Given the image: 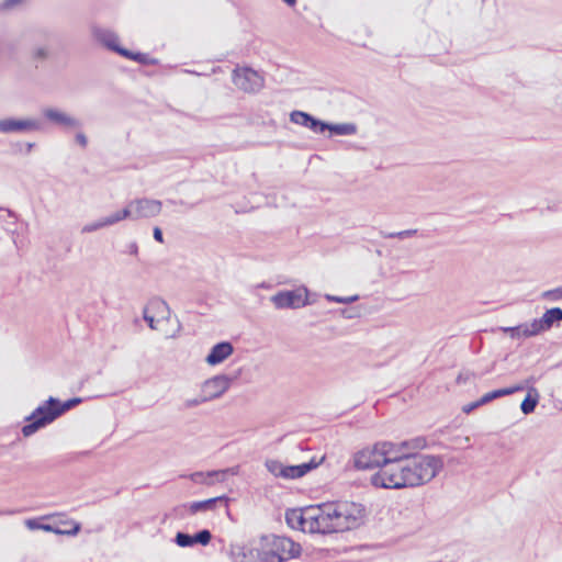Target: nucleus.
<instances>
[{"label": "nucleus", "instance_id": "obj_4", "mask_svg": "<svg viewBox=\"0 0 562 562\" xmlns=\"http://www.w3.org/2000/svg\"><path fill=\"white\" fill-rule=\"evenodd\" d=\"M229 555L234 562H274L273 554L268 558L263 543L258 541H249L246 544H232Z\"/></svg>", "mask_w": 562, "mask_h": 562}, {"label": "nucleus", "instance_id": "obj_15", "mask_svg": "<svg viewBox=\"0 0 562 562\" xmlns=\"http://www.w3.org/2000/svg\"><path fill=\"white\" fill-rule=\"evenodd\" d=\"M239 472V467L226 468L223 470H212L204 472H194L190 474V480L196 484H207L211 485L214 483V480L217 482H224L228 475H236Z\"/></svg>", "mask_w": 562, "mask_h": 562}, {"label": "nucleus", "instance_id": "obj_49", "mask_svg": "<svg viewBox=\"0 0 562 562\" xmlns=\"http://www.w3.org/2000/svg\"><path fill=\"white\" fill-rule=\"evenodd\" d=\"M143 318L147 323L149 328L156 329L155 317L148 313V307L144 308Z\"/></svg>", "mask_w": 562, "mask_h": 562}, {"label": "nucleus", "instance_id": "obj_8", "mask_svg": "<svg viewBox=\"0 0 562 562\" xmlns=\"http://www.w3.org/2000/svg\"><path fill=\"white\" fill-rule=\"evenodd\" d=\"M380 441L372 446L362 448L353 454V468L359 471L381 468L383 464L381 462L382 456H380Z\"/></svg>", "mask_w": 562, "mask_h": 562}, {"label": "nucleus", "instance_id": "obj_26", "mask_svg": "<svg viewBox=\"0 0 562 562\" xmlns=\"http://www.w3.org/2000/svg\"><path fill=\"white\" fill-rule=\"evenodd\" d=\"M330 133V136H346V135H355L358 131V127L355 123H329L328 128H326Z\"/></svg>", "mask_w": 562, "mask_h": 562}, {"label": "nucleus", "instance_id": "obj_50", "mask_svg": "<svg viewBox=\"0 0 562 562\" xmlns=\"http://www.w3.org/2000/svg\"><path fill=\"white\" fill-rule=\"evenodd\" d=\"M206 401H209V400H207V398H206V396L203 394L201 397L193 398V400H188V401L186 402V406H187V407H194V406H198V405H200L201 403H204V402H206Z\"/></svg>", "mask_w": 562, "mask_h": 562}, {"label": "nucleus", "instance_id": "obj_27", "mask_svg": "<svg viewBox=\"0 0 562 562\" xmlns=\"http://www.w3.org/2000/svg\"><path fill=\"white\" fill-rule=\"evenodd\" d=\"M530 328V323H525L513 327H501V330L504 333H508L513 339H519L520 337H532L533 335L526 334V330H529Z\"/></svg>", "mask_w": 562, "mask_h": 562}, {"label": "nucleus", "instance_id": "obj_28", "mask_svg": "<svg viewBox=\"0 0 562 562\" xmlns=\"http://www.w3.org/2000/svg\"><path fill=\"white\" fill-rule=\"evenodd\" d=\"M325 457H322L319 460H316V458H312L307 462H303L301 464H296V472H297V479L303 477L307 473H310L312 470L318 468L321 463L324 461Z\"/></svg>", "mask_w": 562, "mask_h": 562}, {"label": "nucleus", "instance_id": "obj_25", "mask_svg": "<svg viewBox=\"0 0 562 562\" xmlns=\"http://www.w3.org/2000/svg\"><path fill=\"white\" fill-rule=\"evenodd\" d=\"M539 402V393L536 387L531 386L528 389L525 398L520 404V409L525 415H529L535 412Z\"/></svg>", "mask_w": 562, "mask_h": 562}, {"label": "nucleus", "instance_id": "obj_13", "mask_svg": "<svg viewBox=\"0 0 562 562\" xmlns=\"http://www.w3.org/2000/svg\"><path fill=\"white\" fill-rule=\"evenodd\" d=\"M380 450L382 456L381 462L383 465H395L404 464V461H408L413 453L402 451L396 442L380 441Z\"/></svg>", "mask_w": 562, "mask_h": 562}, {"label": "nucleus", "instance_id": "obj_1", "mask_svg": "<svg viewBox=\"0 0 562 562\" xmlns=\"http://www.w3.org/2000/svg\"><path fill=\"white\" fill-rule=\"evenodd\" d=\"M412 487L430 482L443 469V458L432 454L413 453L405 464Z\"/></svg>", "mask_w": 562, "mask_h": 562}, {"label": "nucleus", "instance_id": "obj_46", "mask_svg": "<svg viewBox=\"0 0 562 562\" xmlns=\"http://www.w3.org/2000/svg\"><path fill=\"white\" fill-rule=\"evenodd\" d=\"M283 479H285V480L297 479L296 464L295 465H284Z\"/></svg>", "mask_w": 562, "mask_h": 562}, {"label": "nucleus", "instance_id": "obj_54", "mask_svg": "<svg viewBox=\"0 0 562 562\" xmlns=\"http://www.w3.org/2000/svg\"><path fill=\"white\" fill-rule=\"evenodd\" d=\"M396 446H397L402 451L409 452V450H412L411 445H409V440L401 441V442L396 443Z\"/></svg>", "mask_w": 562, "mask_h": 562}, {"label": "nucleus", "instance_id": "obj_39", "mask_svg": "<svg viewBox=\"0 0 562 562\" xmlns=\"http://www.w3.org/2000/svg\"><path fill=\"white\" fill-rule=\"evenodd\" d=\"M325 299L328 302H335V303H341V304H349L357 302L359 300V295H351V296H337L331 294H326Z\"/></svg>", "mask_w": 562, "mask_h": 562}, {"label": "nucleus", "instance_id": "obj_16", "mask_svg": "<svg viewBox=\"0 0 562 562\" xmlns=\"http://www.w3.org/2000/svg\"><path fill=\"white\" fill-rule=\"evenodd\" d=\"M212 540V533L209 529H201L194 535L178 531L175 537V542L181 548L193 547L194 544L207 546Z\"/></svg>", "mask_w": 562, "mask_h": 562}, {"label": "nucleus", "instance_id": "obj_35", "mask_svg": "<svg viewBox=\"0 0 562 562\" xmlns=\"http://www.w3.org/2000/svg\"><path fill=\"white\" fill-rule=\"evenodd\" d=\"M81 402H82V400L80 397H72V398H69V400L64 401V402L58 400V404H56V406H57V411H58L59 416L65 414L67 411L74 408L75 406H77Z\"/></svg>", "mask_w": 562, "mask_h": 562}, {"label": "nucleus", "instance_id": "obj_7", "mask_svg": "<svg viewBox=\"0 0 562 562\" xmlns=\"http://www.w3.org/2000/svg\"><path fill=\"white\" fill-rule=\"evenodd\" d=\"M42 128V122L31 117H5L0 120L2 134H29Z\"/></svg>", "mask_w": 562, "mask_h": 562}, {"label": "nucleus", "instance_id": "obj_51", "mask_svg": "<svg viewBox=\"0 0 562 562\" xmlns=\"http://www.w3.org/2000/svg\"><path fill=\"white\" fill-rule=\"evenodd\" d=\"M153 237L156 241L162 244L164 243V233L160 227L155 226L153 229Z\"/></svg>", "mask_w": 562, "mask_h": 562}, {"label": "nucleus", "instance_id": "obj_14", "mask_svg": "<svg viewBox=\"0 0 562 562\" xmlns=\"http://www.w3.org/2000/svg\"><path fill=\"white\" fill-rule=\"evenodd\" d=\"M232 381L233 378L226 374L215 375L203 383L202 394H204L209 401L217 398L228 390Z\"/></svg>", "mask_w": 562, "mask_h": 562}, {"label": "nucleus", "instance_id": "obj_33", "mask_svg": "<svg viewBox=\"0 0 562 562\" xmlns=\"http://www.w3.org/2000/svg\"><path fill=\"white\" fill-rule=\"evenodd\" d=\"M306 128L311 130L315 134H324L326 128H328V122L313 115Z\"/></svg>", "mask_w": 562, "mask_h": 562}, {"label": "nucleus", "instance_id": "obj_36", "mask_svg": "<svg viewBox=\"0 0 562 562\" xmlns=\"http://www.w3.org/2000/svg\"><path fill=\"white\" fill-rule=\"evenodd\" d=\"M409 445L412 450H422L431 446L441 445L440 442L432 441L431 445L428 443L427 438L424 436H418L413 439H409Z\"/></svg>", "mask_w": 562, "mask_h": 562}, {"label": "nucleus", "instance_id": "obj_22", "mask_svg": "<svg viewBox=\"0 0 562 562\" xmlns=\"http://www.w3.org/2000/svg\"><path fill=\"white\" fill-rule=\"evenodd\" d=\"M228 501L229 498L226 495L216 496L204 501H198L190 504L189 510L191 514L213 510L216 507L217 503L223 502L227 506Z\"/></svg>", "mask_w": 562, "mask_h": 562}, {"label": "nucleus", "instance_id": "obj_19", "mask_svg": "<svg viewBox=\"0 0 562 562\" xmlns=\"http://www.w3.org/2000/svg\"><path fill=\"white\" fill-rule=\"evenodd\" d=\"M312 512H315L314 507L289 508L285 512V521L292 529L306 531V514Z\"/></svg>", "mask_w": 562, "mask_h": 562}, {"label": "nucleus", "instance_id": "obj_21", "mask_svg": "<svg viewBox=\"0 0 562 562\" xmlns=\"http://www.w3.org/2000/svg\"><path fill=\"white\" fill-rule=\"evenodd\" d=\"M43 115L49 121L58 125L68 127H79L81 124L78 120L67 115L57 109L48 108L43 111Z\"/></svg>", "mask_w": 562, "mask_h": 562}, {"label": "nucleus", "instance_id": "obj_53", "mask_svg": "<svg viewBox=\"0 0 562 562\" xmlns=\"http://www.w3.org/2000/svg\"><path fill=\"white\" fill-rule=\"evenodd\" d=\"M127 251L130 255L137 256L138 254V246L135 241L128 244Z\"/></svg>", "mask_w": 562, "mask_h": 562}, {"label": "nucleus", "instance_id": "obj_57", "mask_svg": "<svg viewBox=\"0 0 562 562\" xmlns=\"http://www.w3.org/2000/svg\"><path fill=\"white\" fill-rule=\"evenodd\" d=\"M286 5L294 7L297 0H282Z\"/></svg>", "mask_w": 562, "mask_h": 562}, {"label": "nucleus", "instance_id": "obj_23", "mask_svg": "<svg viewBox=\"0 0 562 562\" xmlns=\"http://www.w3.org/2000/svg\"><path fill=\"white\" fill-rule=\"evenodd\" d=\"M317 512L322 513V520H324L326 524L341 522L340 503L322 504L317 506Z\"/></svg>", "mask_w": 562, "mask_h": 562}, {"label": "nucleus", "instance_id": "obj_34", "mask_svg": "<svg viewBox=\"0 0 562 562\" xmlns=\"http://www.w3.org/2000/svg\"><path fill=\"white\" fill-rule=\"evenodd\" d=\"M147 307L154 310L158 314H161L162 317H165V313L169 314L170 312L168 304L159 297L151 299Z\"/></svg>", "mask_w": 562, "mask_h": 562}, {"label": "nucleus", "instance_id": "obj_11", "mask_svg": "<svg viewBox=\"0 0 562 562\" xmlns=\"http://www.w3.org/2000/svg\"><path fill=\"white\" fill-rule=\"evenodd\" d=\"M127 205L132 210V220L155 217L161 212L162 207L159 200L147 198L132 200Z\"/></svg>", "mask_w": 562, "mask_h": 562}, {"label": "nucleus", "instance_id": "obj_24", "mask_svg": "<svg viewBox=\"0 0 562 562\" xmlns=\"http://www.w3.org/2000/svg\"><path fill=\"white\" fill-rule=\"evenodd\" d=\"M525 385H513V386H508V387H503V389H497V390H493L486 394H484L481 398V402L485 405V404H488L491 403L492 401L496 400V398H499V397H503V396H507V395H512L516 392H521L525 390Z\"/></svg>", "mask_w": 562, "mask_h": 562}, {"label": "nucleus", "instance_id": "obj_55", "mask_svg": "<svg viewBox=\"0 0 562 562\" xmlns=\"http://www.w3.org/2000/svg\"><path fill=\"white\" fill-rule=\"evenodd\" d=\"M5 212L8 213V217L12 220V222H8V225L9 224H16L18 214L15 212H13L12 210H10V209H5Z\"/></svg>", "mask_w": 562, "mask_h": 562}, {"label": "nucleus", "instance_id": "obj_45", "mask_svg": "<svg viewBox=\"0 0 562 562\" xmlns=\"http://www.w3.org/2000/svg\"><path fill=\"white\" fill-rule=\"evenodd\" d=\"M114 53H116L117 55H120L124 58L131 59V60H134L135 54H136V52L130 50V49L121 46L120 44L116 46Z\"/></svg>", "mask_w": 562, "mask_h": 562}, {"label": "nucleus", "instance_id": "obj_29", "mask_svg": "<svg viewBox=\"0 0 562 562\" xmlns=\"http://www.w3.org/2000/svg\"><path fill=\"white\" fill-rule=\"evenodd\" d=\"M325 457H322L319 460H316V458H312L307 462H303L301 464H296V472H297V479L303 477L307 473H310L312 470L318 468L321 463L324 461Z\"/></svg>", "mask_w": 562, "mask_h": 562}, {"label": "nucleus", "instance_id": "obj_17", "mask_svg": "<svg viewBox=\"0 0 562 562\" xmlns=\"http://www.w3.org/2000/svg\"><path fill=\"white\" fill-rule=\"evenodd\" d=\"M314 509L315 512L306 514V531L323 535L336 532L335 524H326L322 520L323 516L321 512H317V507Z\"/></svg>", "mask_w": 562, "mask_h": 562}, {"label": "nucleus", "instance_id": "obj_47", "mask_svg": "<svg viewBox=\"0 0 562 562\" xmlns=\"http://www.w3.org/2000/svg\"><path fill=\"white\" fill-rule=\"evenodd\" d=\"M483 405H484V404L481 402V398H479V400H476V401H474V402H471V403H469V404L464 405V406L462 407V412H463L464 414H470V413H472L473 411H475L476 408H479V407H481V406H483Z\"/></svg>", "mask_w": 562, "mask_h": 562}, {"label": "nucleus", "instance_id": "obj_52", "mask_svg": "<svg viewBox=\"0 0 562 562\" xmlns=\"http://www.w3.org/2000/svg\"><path fill=\"white\" fill-rule=\"evenodd\" d=\"M76 142L81 146L86 147L88 144V138L83 133H77L76 134Z\"/></svg>", "mask_w": 562, "mask_h": 562}, {"label": "nucleus", "instance_id": "obj_60", "mask_svg": "<svg viewBox=\"0 0 562 562\" xmlns=\"http://www.w3.org/2000/svg\"><path fill=\"white\" fill-rule=\"evenodd\" d=\"M461 381H463V378H462V375L460 374V375L457 378V382H458V383H461Z\"/></svg>", "mask_w": 562, "mask_h": 562}, {"label": "nucleus", "instance_id": "obj_12", "mask_svg": "<svg viewBox=\"0 0 562 562\" xmlns=\"http://www.w3.org/2000/svg\"><path fill=\"white\" fill-rule=\"evenodd\" d=\"M562 322V308L551 307L547 310L540 318H536L530 323V329L526 330L527 335H538L559 325Z\"/></svg>", "mask_w": 562, "mask_h": 562}, {"label": "nucleus", "instance_id": "obj_38", "mask_svg": "<svg viewBox=\"0 0 562 562\" xmlns=\"http://www.w3.org/2000/svg\"><path fill=\"white\" fill-rule=\"evenodd\" d=\"M11 235L12 241L18 250H22L27 246L29 241L26 237L22 233H19L18 229L11 231Z\"/></svg>", "mask_w": 562, "mask_h": 562}, {"label": "nucleus", "instance_id": "obj_41", "mask_svg": "<svg viewBox=\"0 0 562 562\" xmlns=\"http://www.w3.org/2000/svg\"><path fill=\"white\" fill-rule=\"evenodd\" d=\"M541 297L552 302L562 300V286L544 291Z\"/></svg>", "mask_w": 562, "mask_h": 562}, {"label": "nucleus", "instance_id": "obj_6", "mask_svg": "<svg viewBox=\"0 0 562 562\" xmlns=\"http://www.w3.org/2000/svg\"><path fill=\"white\" fill-rule=\"evenodd\" d=\"M341 522H336V532L351 530L363 524L366 507L362 504L344 502L340 503Z\"/></svg>", "mask_w": 562, "mask_h": 562}, {"label": "nucleus", "instance_id": "obj_40", "mask_svg": "<svg viewBox=\"0 0 562 562\" xmlns=\"http://www.w3.org/2000/svg\"><path fill=\"white\" fill-rule=\"evenodd\" d=\"M134 61L145 66L158 64V60L156 58H151L148 54L142 52H136Z\"/></svg>", "mask_w": 562, "mask_h": 562}, {"label": "nucleus", "instance_id": "obj_43", "mask_svg": "<svg viewBox=\"0 0 562 562\" xmlns=\"http://www.w3.org/2000/svg\"><path fill=\"white\" fill-rule=\"evenodd\" d=\"M32 57L34 60L44 61L49 57V49L46 46L34 48Z\"/></svg>", "mask_w": 562, "mask_h": 562}, {"label": "nucleus", "instance_id": "obj_42", "mask_svg": "<svg viewBox=\"0 0 562 562\" xmlns=\"http://www.w3.org/2000/svg\"><path fill=\"white\" fill-rule=\"evenodd\" d=\"M106 226H109L108 223H106V218L103 217V218H101V220H99L97 222L89 223V224L85 225L82 227L81 232L82 233H92V232H95V231L101 229V228L106 227Z\"/></svg>", "mask_w": 562, "mask_h": 562}, {"label": "nucleus", "instance_id": "obj_18", "mask_svg": "<svg viewBox=\"0 0 562 562\" xmlns=\"http://www.w3.org/2000/svg\"><path fill=\"white\" fill-rule=\"evenodd\" d=\"M233 352L234 346L231 341H220L211 348L205 361L210 366H216L224 362Z\"/></svg>", "mask_w": 562, "mask_h": 562}, {"label": "nucleus", "instance_id": "obj_31", "mask_svg": "<svg viewBox=\"0 0 562 562\" xmlns=\"http://www.w3.org/2000/svg\"><path fill=\"white\" fill-rule=\"evenodd\" d=\"M105 218H106L108 225L111 226V225H114V224L121 222L122 220L132 218V210L128 209V205H126L121 211H117V212L106 216Z\"/></svg>", "mask_w": 562, "mask_h": 562}, {"label": "nucleus", "instance_id": "obj_20", "mask_svg": "<svg viewBox=\"0 0 562 562\" xmlns=\"http://www.w3.org/2000/svg\"><path fill=\"white\" fill-rule=\"evenodd\" d=\"M92 36L97 42L102 44L106 49L111 52H114L116 46L119 45L117 35L110 30L93 26Z\"/></svg>", "mask_w": 562, "mask_h": 562}, {"label": "nucleus", "instance_id": "obj_56", "mask_svg": "<svg viewBox=\"0 0 562 562\" xmlns=\"http://www.w3.org/2000/svg\"><path fill=\"white\" fill-rule=\"evenodd\" d=\"M535 382H536V378L535 376H529L520 385H525L526 386L525 390L526 389L528 390L529 387L533 386Z\"/></svg>", "mask_w": 562, "mask_h": 562}, {"label": "nucleus", "instance_id": "obj_3", "mask_svg": "<svg viewBox=\"0 0 562 562\" xmlns=\"http://www.w3.org/2000/svg\"><path fill=\"white\" fill-rule=\"evenodd\" d=\"M409 469L405 464L382 465L380 470L371 476V484L379 488L401 490L412 487Z\"/></svg>", "mask_w": 562, "mask_h": 562}, {"label": "nucleus", "instance_id": "obj_61", "mask_svg": "<svg viewBox=\"0 0 562 562\" xmlns=\"http://www.w3.org/2000/svg\"><path fill=\"white\" fill-rule=\"evenodd\" d=\"M67 526H68V525H64V528H63V529H68V528H67Z\"/></svg>", "mask_w": 562, "mask_h": 562}, {"label": "nucleus", "instance_id": "obj_10", "mask_svg": "<svg viewBox=\"0 0 562 562\" xmlns=\"http://www.w3.org/2000/svg\"><path fill=\"white\" fill-rule=\"evenodd\" d=\"M49 516H44L43 519L48 518ZM60 525H70V529H61L59 526H55L52 524H45L42 521V518H29L25 520V526L30 530H44L47 532H53L61 536H76L81 530V524L74 520H61Z\"/></svg>", "mask_w": 562, "mask_h": 562}, {"label": "nucleus", "instance_id": "obj_32", "mask_svg": "<svg viewBox=\"0 0 562 562\" xmlns=\"http://www.w3.org/2000/svg\"><path fill=\"white\" fill-rule=\"evenodd\" d=\"M312 116L313 115L307 112L294 110L290 113V121L294 124L306 127Z\"/></svg>", "mask_w": 562, "mask_h": 562}, {"label": "nucleus", "instance_id": "obj_58", "mask_svg": "<svg viewBox=\"0 0 562 562\" xmlns=\"http://www.w3.org/2000/svg\"><path fill=\"white\" fill-rule=\"evenodd\" d=\"M341 314L347 317V318H351L352 315L348 314L347 310H341Z\"/></svg>", "mask_w": 562, "mask_h": 562}, {"label": "nucleus", "instance_id": "obj_5", "mask_svg": "<svg viewBox=\"0 0 562 562\" xmlns=\"http://www.w3.org/2000/svg\"><path fill=\"white\" fill-rule=\"evenodd\" d=\"M271 302L278 310H295L311 304V301L308 300V290L305 286L296 290L279 291L271 296Z\"/></svg>", "mask_w": 562, "mask_h": 562}, {"label": "nucleus", "instance_id": "obj_9", "mask_svg": "<svg viewBox=\"0 0 562 562\" xmlns=\"http://www.w3.org/2000/svg\"><path fill=\"white\" fill-rule=\"evenodd\" d=\"M234 85L245 92H257L263 86V78L249 67L235 68L233 71Z\"/></svg>", "mask_w": 562, "mask_h": 562}, {"label": "nucleus", "instance_id": "obj_2", "mask_svg": "<svg viewBox=\"0 0 562 562\" xmlns=\"http://www.w3.org/2000/svg\"><path fill=\"white\" fill-rule=\"evenodd\" d=\"M58 398L49 396L43 404L37 406L29 416L25 417V425L21 432L24 437H31L40 429L52 424L59 417L57 406Z\"/></svg>", "mask_w": 562, "mask_h": 562}, {"label": "nucleus", "instance_id": "obj_37", "mask_svg": "<svg viewBox=\"0 0 562 562\" xmlns=\"http://www.w3.org/2000/svg\"><path fill=\"white\" fill-rule=\"evenodd\" d=\"M416 234H417V229H406V231L393 232V233L381 232V235L384 238H398V239H405V238L415 236Z\"/></svg>", "mask_w": 562, "mask_h": 562}, {"label": "nucleus", "instance_id": "obj_44", "mask_svg": "<svg viewBox=\"0 0 562 562\" xmlns=\"http://www.w3.org/2000/svg\"><path fill=\"white\" fill-rule=\"evenodd\" d=\"M25 0H3L0 2V11H10L21 5Z\"/></svg>", "mask_w": 562, "mask_h": 562}, {"label": "nucleus", "instance_id": "obj_48", "mask_svg": "<svg viewBox=\"0 0 562 562\" xmlns=\"http://www.w3.org/2000/svg\"><path fill=\"white\" fill-rule=\"evenodd\" d=\"M15 147V153H21L23 149L25 150V154H30L33 148L35 147V144L34 143H25V144H22V143H16L14 145Z\"/></svg>", "mask_w": 562, "mask_h": 562}, {"label": "nucleus", "instance_id": "obj_30", "mask_svg": "<svg viewBox=\"0 0 562 562\" xmlns=\"http://www.w3.org/2000/svg\"><path fill=\"white\" fill-rule=\"evenodd\" d=\"M265 467L276 477H282L283 479V475H284V464L281 461L274 460V459H267L266 462H265Z\"/></svg>", "mask_w": 562, "mask_h": 562}, {"label": "nucleus", "instance_id": "obj_59", "mask_svg": "<svg viewBox=\"0 0 562 562\" xmlns=\"http://www.w3.org/2000/svg\"><path fill=\"white\" fill-rule=\"evenodd\" d=\"M463 440L465 441L467 446H470V438L469 437H464Z\"/></svg>", "mask_w": 562, "mask_h": 562}]
</instances>
